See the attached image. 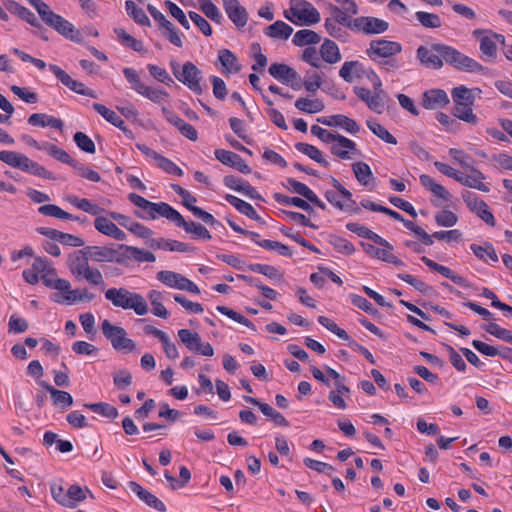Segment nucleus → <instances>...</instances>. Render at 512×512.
<instances>
[{
  "mask_svg": "<svg viewBox=\"0 0 512 512\" xmlns=\"http://www.w3.org/2000/svg\"><path fill=\"white\" fill-rule=\"evenodd\" d=\"M67 498L69 500L67 507H76V502H81L86 499L85 491L77 484L71 485L67 490Z\"/></svg>",
  "mask_w": 512,
  "mask_h": 512,
  "instance_id": "62",
  "label": "nucleus"
},
{
  "mask_svg": "<svg viewBox=\"0 0 512 512\" xmlns=\"http://www.w3.org/2000/svg\"><path fill=\"white\" fill-rule=\"evenodd\" d=\"M295 148L303 153L304 155L308 156L312 160L316 161L317 163L321 164L324 167H329V162H327L322 155V152L315 146L299 142L295 145Z\"/></svg>",
  "mask_w": 512,
  "mask_h": 512,
  "instance_id": "40",
  "label": "nucleus"
},
{
  "mask_svg": "<svg viewBox=\"0 0 512 512\" xmlns=\"http://www.w3.org/2000/svg\"><path fill=\"white\" fill-rule=\"evenodd\" d=\"M105 297L115 307L125 310L132 309L139 316L148 313V306L144 297L126 288H110L105 292Z\"/></svg>",
  "mask_w": 512,
  "mask_h": 512,
  "instance_id": "3",
  "label": "nucleus"
},
{
  "mask_svg": "<svg viewBox=\"0 0 512 512\" xmlns=\"http://www.w3.org/2000/svg\"><path fill=\"white\" fill-rule=\"evenodd\" d=\"M270 75L283 84L289 85L294 90L302 87L300 75L290 66L282 63H274L269 67Z\"/></svg>",
  "mask_w": 512,
  "mask_h": 512,
  "instance_id": "11",
  "label": "nucleus"
},
{
  "mask_svg": "<svg viewBox=\"0 0 512 512\" xmlns=\"http://www.w3.org/2000/svg\"><path fill=\"white\" fill-rule=\"evenodd\" d=\"M93 109L99 113L106 121L114 125L115 127L119 128L123 132H127L128 129L125 126L124 121L121 119V117L114 112L113 110L109 109L103 104L100 103H94Z\"/></svg>",
  "mask_w": 512,
  "mask_h": 512,
  "instance_id": "31",
  "label": "nucleus"
},
{
  "mask_svg": "<svg viewBox=\"0 0 512 512\" xmlns=\"http://www.w3.org/2000/svg\"><path fill=\"white\" fill-rule=\"evenodd\" d=\"M130 490L135 493L140 500L145 502L149 507L154 508L159 512H165L166 506L165 504L158 499L154 494L144 489L139 483L135 481H130L128 483Z\"/></svg>",
  "mask_w": 512,
  "mask_h": 512,
  "instance_id": "24",
  "label": "nucleus"
},
{
  "mask_svg": "<svg viewBox=\"0 0 512 512\" xmlns=\"http://www.w3.org/2000/svg\"><path fill=\"white\" fill-rule=\"evenodd\" d=\"M332 120L335 127H341L346 130L348 133L356 134L360 130V126L357 122L346 115L336 114L332 115Z\"/></svg>",
  "mask_w": 512,
  "mask_h": 512,
  "instance_id": "49",
  "label": "nucleus"
},
{
  "mask_svg": "<svg viewBox=\"0 0 512 512\" xmlns=\"http://www.w3.org/2000/svg\"><path fill=\"white\" fill-rule=\"evenodd\" d=\"M160 27L163 28V36L166 37L173 45H175L176 47L183 46V42L178 33L176 32V28L171 21L167 20Z\"/></svg>",
  "mask_w": 512,
  "mask_h": 512,
  "instance_id": "59",
  "label": "nucleus"
},
{
  "mask_svg": "<svg viewBox=\"0 0 512 512\" xmlns=\"http://www.w3.org/2000/svg\"><path fill=\"white\" fill-rule=\"evenodd\" d=\"M273 197L280 204L293 205V206H296L298 208L305 210L309 214L314 213L313 207L302 198L288 197V196L280 194V193H275Z\"/></svg>",
  "mask_w": 512,
  "mask_h": 512,
  "instance_id": "45",
  "label": "nucleus"
},
{
  "mask_svg": "<svg viewBox=\"0 0 512 512\" xmlns=\"http://www.w3.org/2000/svg\"><path fill=\"white\" fill-rule=\"evenodd\" d=\"M365 70L362 63L359 61H346L343 63L339 75L348 83H351L354 78H361L365 75Z\"/></svg>",
  "mask_w": 512,
  "mask_h": 512,
  "instance_id": "28",
  "label": "nucleus"
},
{
  "mask_svg": "<svg viewBox=\"0 0 512 512\" xmlns=\"http://www.w3.org/2000/svg\"><path fill=\"white\" fill-rule=\"evenodd\" d=\"M293 32V28L284 21L278 20L266 27L265 34L271 38L288 39Z\"/></svg>",
  "mask_w": 512,
  "mask_h": 512,
  "instance_id": "37",
  "label": "nucleus"
},
{
  "mask_svg": "<svg viewBox=\"0 0 512 512\" xmlns=\"http://www.w3.org/2000/svg\"><path fill=\"white\" fill-rule=\"evenodd\" d=\"M295 107L301 112L315 114L324 110L325 104L321 99L298 98L295 101Z\"/></svg>",
  "mask_w": 512,
  "mask_h": 512,
  "instance_id": "35",
  "label": "nucleus"
},
{
  "mask_svg": "<svg viewBox=\"0 0 512 512\" xmlns=\"http://www.w3.org/2000/svg\"><path fill=\"white\" fill-rule=\"evenodd\" d=\"M416 19L425 28L441 27V19L437 14L418 11L415 14Z\"/></svg>",
  "mask_w": 512,
  "mask_h": 512,
  "instance_id": "57",
  "label": "nucleus"
},
{
  "mask_svg": "<svg viewBox=\"0 0 512 512\" xmlns=\"http://www.w3.org/2000/svg\"><path fill=\"white\" fill-rule=\"evenodd\" d=\"M473 36L480 41V51L483 59L493 62L497 57V46L488 35L487 30L476 29L473 31Z\"/></svg>",
  "mask_w": 512,
  "mask_h": 512,
  "instance_id": "23",
  "label": "nucleus"
},
{
  "mask_svg": "<svg viewBox=\"0 0 512 512\" xmlns=\"http://www.w3.org/2000/svg\"><path fill=\"white\" fill-rule=\"evenodd\" d=\"M0 161L35 176L47 179L52 178L51 172L46 170L45 167L15 151H0Z\"/></svg>",
  "mask_w": 512,
  "mask_h": 512,
  "instance_id": "4",
  "label": "nucleus"
},
{
  "mask_svg": "<svg viewBox=\"0 0 512 512\" xmlns=\"http://www.w3.org/2000/svg\"><path fill=\"white\" fill-rule=\"evenodd\" d=\"M201 11L212 21L220 23L222 18L217 6L211 0H199Z\"/></svg>",
  "mask_w": 512,
  "mask_h": 512,
  "instance_id": "61",
  "label": "nucleus"
},
{
  "mask_svg": "<svg viewBox=\"0 0 512 512\" xmlns=\"http://www.w3.org/2000/svg\"><path fill=\"white\" fill-rule=\"evenodd\" d=\"M49 69L53 72V74L61 81V83L69 88L71 91L78 93L80 95L89 96L92 98H96V95L93 90L86 88L82 82H78L74 80L69 74H67L62 68L57 65L50 64Z\"/></svg>",
  "mask_w": 512,
  "mask_h": 512,
  "instance_id": "16",
  "label": "nucleus"
},
{
  "mask_svg": "<svg viewBox=\"0 0 512 512\" xmlns=\"http://www.w3.org/2000/svg\"><path fill=\"white\" fill-rule=\"evenodd\" d=\"M225 199L229 204L233 205L240 213L246 215L251 219L259 220V215L257 214L256 210L253 208L251 204L230 194L226 195Z\"/></svg>",
  "mask_w": 512,
  "mask_h": 512,
  "instance_id": "38",
  "label": "nucleus"
},
{
  "mask_svg": "<svg viewBox=\"0 0 512 512\" xmlns=\"http://www.w3.org/2000/svg\"><path fill=\"white\" fill-rule=\"evenodd\" d=\"M170 221L174 222L176 226L182 227L187 233H191L196 238L201 239H210V232L203 225L193 222V221H185L183 216L177 211L174 210L173 215L171 216Z\"/></svg>",
  "mask_w": 512,
  "mask_h": 512,
  "instance_id": "20",
  "label": "nucleus"
},
{
  "mask_svg": "<svg viewBox=\"0 0 512 512\" xmlns=\"http://www.w3.org/2000/svg\"><path fill=\"white\" fill-rule=\"evenodd\" d=\"M439 49L442 53L443 61L457 69L467 72H482L484 70V67L479 62L451 46L444 44V47H439Z\"/></svg>",
  "mask_w": 512,
  "mask_h": 512,
  "instance_id": "8",
  "label": "nucleus"
},
{
  "mask_svg": "<svg viewBox=\"0 0 512 512\" xmlns=\"http://www.w3.org/2000/svg\"><path fill=\"white\" fill-rule=\"evenodd\" d=\"M472 105L467 104H454L453 106V115L458 118L459 120H462L469 124H476L478 121L477 116L473 113V110L471 108Z\"/></svg>",
  "mask_w": 512,
  "mask_h": 512,
  "instance_id": "46",
  "label": "nucleus"
},
{
  "mask_svg": "<svg viewBox=\"0 0 512 512\" xmlns=\"http://www.w3.org/2000/svg\"><path fill=\"white\" fill-rule=\"evenodd\" d=\"M219 61L227 73H237L241 69L237 62V57L228 49H223L219 52Z\"/></svg>",
  "mask_w": 512,
  "mask_h": 512,
  "instance_id": "43",
  "label": "nucleus"
},
{
  "mask_svg": "<svg viewBox=\"0 0 512 512\" xmlns=\"http://www.w3.org/2000/svg\"><path fill=\"white\" fill-rule=\"evenodd\" d=\"M449 103L447 93L441 89H431L423 94L422 105L426 109L436 110Z\"/></svg>",
  "mask_w": 512,
  "mask_h": 512,
  "instance_id": "26",
  "label": "nucleus"
},
{
  "mask_svg": "<svg viewBox=\"0 0 512 512\" xmlns=\"http://www.w3.org/2000/svg\"><path fill=\"white\" fill-rule=\"evenodd\" d=\"M28 123L32 126H40V127H51L58 130H62L63 121L54 116H50L44 113H34L30 115L28 118Z\"/></svg>",
  "mask_w": 512,
  "mask_h": 512,
  "instance_id": "30",
  "label": "nucleus"
},
{
  "mask_svg": "<svg viewBox=\"0 0 512 512\" xmlns=\"http://www.w3.org/2000/svg\"><path fill=\"white\" fill-rule=\"evenodd\" d=\"M452 98H453L454 104L461 103V104L473 105V103H474V96L472 94V91L465 86L455 87L452 90Z\"/></svg>",
  "mask_w": 512,
  "mask_h": 512,
  "instance_id": "55",
  "label": "nucleus"
},
{
  "mask_svg": "<svg viewBox=\"0 0 512 512\" xmlns=\"http://www.w3.org/2000/svg\"><path fill=\"white\" fill-rule=\"evenodd\" d=\"M157 279L172 288H177L194 294L200 293V289L196 284L183 275L173 271H160L157 273Z\"/></svg>",
  "mask_w": 512,
  "mask_h": 512,
  "instance_id": "14",
  "label": "nucleus"
},
{
  "mask_svg": "<svg viewBox=\"0 0 512 512\" xmlns=\"http://www.w3.org/2000/svg\"><path fill=\"white\" fill-rule=\"evenodd\" d=\"M95 298L86 288L64 290L63 293H54L51 299L56 303L73 304L76 302H91Z\"/></svg>",
  "mask_w": 512,
  "mask_h": 512,
  "instance_id": "19",
  "label": "nucleus"
},
{
  "mask_svg": "<svg viewBox=\"0 0 512 512\" xmlns=\"http://www.w3.org/2000/svg\"><path fill=\"white\" fill-rule=\"evenodd\" d=\"M6 7L11 13L16 14L18 17H20L22 20L26 21L30 25L42 30V26L38 21L37 17L35 16V14L26 7L20 5L18 2L13 0L9 1Z\"/></svg>",
  "mask_w": 512,
  "mask_h": 512,
  "instance_id": "29",
  "label": "nucleus"
},
{
  "mask_svg": "<svg viewBox=\"0 0 512 512\" xmlns=\"http://www.w3.org/2000/svg\"><path fill=\"white\" fill-rule=\"evenodd\" d=\"M70 203L77 207L80 210H83L86 213L92 214V215H98L104 210L100 208L97 204L92 203L90 200L86 198H78V197H71Z\"/></svg>",
  "mask_w": 512,
  "mask_h": 512,
  "instance_id": "52",
  "label": "nucleus"
},
{
  "mask_svg": "<svg viewBox=\"0 0 512 512\" xmlns=\"http://www.w3.org/2000/svg\"><path fill=\"white\" fill-rule=\"evenodd\" d=\"M202 71L192 62H185L181 69V74L177 75V80L186 85L195 94H202L201 86Z\"/></svg>",
  "mask_w": 512,
  "mask_h": 512,
  "instance_id": "12",
  "label": "nucleus"
},
{
  "mask_svg": "<svg viewBox=\"0 0 512 512\" xmlns=\"http://www.w3.org/2000/svg\"><path fill=\"white\" fill-rule=\"evenodd\" d=\"M484 329L487 333L508 343H512V332L510 330L502 328L496 323H488L484 326Z\"/></svg>",
  "mask_w": 512,
  "mask_h": 512,
  "instance_id": "58",
  "label": "nucleus"
},
{
  "mask_svg": "<svg viewBox=\"0 0 512 512\" xmlns=\"http://www.w3.org/2000/svg\"><path fill=\"white\" fill-rule=\"evenodd\" d=\"M150 247L153 249H163L168 251H177L182 253L192 252L194 248L187 243L171 239H151Z\"/></svg>",
  "mask_w": 512,
  "mask_h": 512,
  "instance_id": "27",
  "label": "nucleus"
},
{
  "mask_svg": "<svg viewBox=\"0 0 512 512\" xmlns=\"http://www.w3.org/2000/svg\"><path fill=\"white\" fill-rule=\"evenodd\" d=\"M469 170L472 172V174L471 175L463 174L462 181H460L459 183H461L467 187L477 189L482 192H488L489 188L487 187L486 184H484L482 182V180L485 179V176L483 175V173L480 172L479 170L475 169L474 167Z\"/></svg>",
  "mask_w": 512,
  "mask_h": 512,
  "instance_id": "36",
  "label": "nucleus"
},
{
  "mask_svg": "<svg viewBox=\"0 0 512 512\" xmlns=\"http://www.w3.org/2000/svg\"><path fill=\"white\" fill-rule=\"evenodd\" d=\"M74 141L76 145L84 152L94 154L96 152V147L94 142L91 140L90 137H88L83 132H76L74 134Z\"/></svg>",
  "mask_w": 512,
  "mask_h": 512,
  "instance_id": "60",
  "label": "nucleus"
},
{
  "mask_svg": "<svg viewBox=\"0 0 512 512\" xmlns=\"http://www.w3.org/2000/svg\"><path fill=\"white\" fill-rule=\"evenodd\" d=\"M439 47H444V44L418 47L417 57L420 63L429 69H440L443 66V57Z\"/></svg>",
  "mask_w": 512,
  "mask_h": 512,
  "instance_id": "15",
  "label": "nucleus"
},
{
  "mask_svg": "<svg viewBox=\"0 0 512 512\" xmlns=\"http://www.w3.org/2000/svg\"><path fill=\"white\" fill-rule=\"evenodd\" d=\"M435 221L439 226L452 227L457 221V215L450 210H442L435 215Z\"/></svg>",
  "mask_w": 512,
  "mask_h": 512,
  "instance_id": "63",
  "label": "nucleus"
},
{
  "mask_svg": "<svg viewBox=\"0 0 512 512\" xmlns=\"http://www.w3.org/2000/svg\"><path fill=\"white\" fill-rule=\"evenodd\" d=\"M355 31L364 35H378L388 31L390 24L384 19L374 16H359L355 18Z\"/></svg>",
  "mask_w": 512,
  "mask_h": 512,
  "instance_id": "13",
  "label": "nucleus"
},
{
  "mask_svg": "<svg viewBox=\"0 0 512 512\" xmlns=\"http://www.w3.org/2000/svg\"><path fill=\"white\" fill-rule=\"evenodd\" d=\"M401 52L402 45L399 42L382 38L371 40L365 51L366 55L374 62L386 59L383 65L386 66L387 71H394L400 67L394 56Z\"/></svg>",
  "mask_w": 512,
  "mask_h": 512,
  "instance_id": "2",
  "label": "nucleus"
},
{
  "mask_svg": "<svg viewBox=\"0 0 512 512\" xmlns=\"http://www.w3.org/2000/svg\"><path fill=\"white\" fill-rule=\"evenodd\" d=\"M356 179L363 185L367 186L373 178L371 168L365 162H355L352 165Z\"/></svg>",
  "mask_w": 512,
  "mask_h": 512,
  "instance_id": "50",
  "label": "nucleus"
},
{
  "mask_svg": "<svg viewBox=\"0 0 512 512\" xmlns=\"http://www.w3.org/2000/svg\"><path fill=\"white\" fill-rule=\"evenodd\" d=\"M42 386L51 394L54 405L66 409L73 404V398L67 391L58 390L46 382H43Z\"/></svg>",
  "mask_w": 512,
  "mask_h": 512,
  "instance_id": "32",
  "label": "nucleus"
},
{
  "mask_svg": "<svg viewBox=\"0 0 512 512\" xmlns=\"http://www.w3.org/2000/svg\"><path fill=\"white\" fill-rule=\"evenodd\" d=\"M88 260L89 259L86 255H76L74 258H72L69 264L71 273L76 277H83L89 283L95 286L104 285L102 273L99 269L91 268Z\"/></svg>",
  "mask_w": 512,
  "mask_h": 512,
  "instance_id": "10",
  "label": "nucleus"
},
{
  "mask_svg": "<svg viewBox=\"0 0 512 512\" xmlns=\"http://www.w3.org/2000/svg\"><path fill=\"white\" fill-rule=\"evenodd\" d=\"M361 246L365 253L371 257L377 258L383 262L394 264L395 266H403V262L392 253L393 247L378 248L372 244L364 242H361Z\"/></svg>",
  "mask_w": 512,
  "mask_h": 512,
  "instance_id": "25",
  "label": "nucleus"
},
{
  "mask_svg": "<svg viewBox=\"0 0 512 512\" xmlns=\"http://www.w3.org/2000/svg\"><path fill=\"white\" fill-rule=\"evenodd\" d=\"M119 248L125 251L126 257L133 258L138 262H154L156 260V257L152 252L137 247L122 244Z\"/></svg>",
  "mask_w": 512,
  "mask_h": 512,
  "instance_id": "39",
  "label": "nucleus"
},
{
  "mask_svg": "<svg viewBox=\"0 0 512 512\" xmlns=\"http://www.w3.org/2000/svg\"><path fill=\"white\" fill-rule=\"evenodd\" d=\"M126 80L131 84V88L138 94L148 98L154 103H160L168 98V93L164 89L152 88L145 85L133 68H124L123 70Z\"/></svg>",
  "mask_w": 512,
  "mask_h": 512,
  "instance_id": "6",
  "label": "nucleus"
},
{
  "mask_svg": "<svg viewBox=\"0 0 512 512\" xmlns=\"http://www.w3.org/2000/svg\"><path fill=\"white\" fill-rule=\"evenodd\" d=\"M367 126L373 134H375L378 138H380L384 142L391 144V145L397 144L396 138L380 123H378L374 120H368Z\"/></svg>",
  "mask_w": 512,
  "mask_h": 512,
  "instance_id": "48",
  "label": "nucleus"
},
{
  "mask_svg": "<svg viewBox=\"0 0 512 512\" xmlns=\"http://www.w3.org/2000/svg\"><path fill=\"white\" fill-rule=\"evenodd\" d=\"M470 249L474 255L482 261L487 262L490 259L492 262H498V255L490 243H485L484 246L471 244Z\"/></svg>",
  "mask_w": 512,
  "mask_h": 512,
  "instance_id": "42",
  "label": "nucleus"
},
{
  "mask_svg": "<svg viewBox=\"0 0 512 512\" xmlns=\"http://www.w3.org/2000/svg\"><path fill=\"white\" fill-rule=\"evenodd\" d=\"M320 55L321 58L329 64H335L341 60V54L337 44L330 39L324 40L320 47Z\"/></svg>",
  "mask_w": 512,
  "mask_h": 512,
  "instance_id": "34",
  "label": "nucleus"
},
{
  "mask_svg": "<svg viewBox=\"0 0 512 512\" xmlns=\"http://www.w3.org/2000/svg\"><path fill=\"white\" fill-rule=\"evenodd\" d=\"M29 3L36 9L42 21L53 28L60 35L76 43H82L81 32L61 15L53 12L49 5L41 0H29Z\"/></svg>",
  "mask_w": 512,
  "mask_h": 512,
  "instance_id": "1",
  "label": "nucleus"
},
{
  "mask_svg": "<svg viewBox=\"0 0 512 512\" xmlns=\"http://www.w3.org/2000/svg\"><path fill=\"white\" fill-rule=\"evenodd\" d=\"M223 6L230 20L238 28H242L247 24L248 12L238 0H223Z\"/></svg>",
  "mask_w": 512,
  "mask_h": 512,
  "instance_id": "21",
  "label": "nucleus"
},
{
  "mask_svg": "<svg viewBox=\"0 0 512 512\" xmlns=\"http://www.w3.org/2000/svg\"><path fill=\"white\" fill-rule=\"evenodd\" d=\"M78 253L86 255L88 259L95 262H112L115 260L117 255V251L113 247L109 246H88L79 250Z\"/></svg>",
  "mask_w": 512,
  "mask_h": 512,
  "instance_id": "22",
  "label": "nucleus"
},
{
  "mask_svg": "<svg viewBox=\"0 0 512 512\" xmlns=\"http://www.w3.org/2000/svg\"><path fill=\"white\" fill-rule=\"evenodd\" d=\"M328 242L341 254L352 255L355 252L351 242L337 235H330Z\"/></svg>",
  "mask_w": 512,
  "mask_h": 512,
  "instance_id": "53",
  "label": "nucleus"
},
{
  "mask_svg": "<svg viewBox=\"0 0 512 512\" xmlns=\"http://www.w3.org/2000/svg\"><path fill=\"white\" fill-rule=\"evenodd\" d=\"M125 8L127 13L133 18V20L143 26H151V21L144 12L143 9L138 8L134 1L127 0L125 2Z\"/></svg>",
  "mask_w": 512,
  "mask_h": 512,
  "instance_id": "44",
  "label": "nucleus"
},
{
  "mask_svg": "<svg viewBox=\"0 0 512 512\" xmlns=\"http://www.w3.org/2000/svg\"><path fill=\"white\" fill-rule=\"evenodd\" d=\"M39 213L45 216H51L59 219H66V220H79L78 216H74L64 210H62L60 207L54 204H46L38 209Z\"/></svg>",
  "mask_w": 512,
  "mask_h": 512,
  "instance_id": "47",
  "label": "nucleus"
},
{
  "mask_svg": "<svg viewBox=\"0 0 512 512\" xmlns=\"http://www.w3.org/2000/svg\"><path fill=\"white\" fill-rule=\"evenodd\" d=\"M321 40L319 34L309 29L299 30L294 34L293 43L296 46H306L311 44H317Z\"/></svg>",
  "mask_w": 512,
  "mask_h": 512,
  "instance_id": "41",
  "label": "nucleus"
},
{
  "mask_svg": "<svg viewBox=\"0 0 512 512\" xmlns=\"http://www.w3.org/2000/svg\"><path fill=\"white\" fill-rule=\"evenodd\" d=\"M128 199L138 208L146 211L148 213V216H144L143 214H138L140 218H150V219H156L158 216L164 217L168 220L171 219V216L173 215L174 208L170 206L169 204L165 202L160 203H154L151 202L144 197L135 194L130 193L128 195Z\"/></svg>",
  "mask_w": 512,
  "mask_h": 512,
  "instance_id": "7",
  "label": "nucleus"
},
{
  "mask_svg": "<svg viewBox=\"0 0 512 512\" xmlns=\"http://www.w3.org/2000/svg\"><path fill=\"white\" fill-rule=\"evenodd\" d=\"M216 310L218 312H220L221 314L229 317L230 319H232L233 321L235 322H238L239 324L243 325V326H246L247 328L255 331V327L254 325L252 324V322L246 318L245 316H243L242 314L226 307V306H217L216 307Z\"/></svg>",
  "mask_w": 512,
  "mask_h": 512,
  "instance_id": "54",
  "label": "nucleus"
},
{
  "mask_svg": "<svg viewBox=\"0 0 512 512\" xmlns=\"http://www.w3.org/2000/svg\"><path fill=\"white\" fill-rule=\"evenodd\" d=\"M333 142L335 144L331 146V153L340 159L350 160L360 154L356 143L343 135L336 134Z\"/></svg>",
  "mask_w": 512,
  "mask_h": 512,
  "instance_id": "17",
  "label": "nucleus"
},
{
  "mask_svg": "<svg viewBox=\"0 0 512 512\" xmlns=\"http://www.w3.org/2000/svg\"><path fill=\"white\" fill-rule=\"evenodd\" d=\"M102 332L115 350L132 351L137 348L135 342L128 337L124 328L113 325L107 319L102 322Z\"/></svg>",
  "mask_w": 512,
  "mask_h": 512,
  "instance_id": "9",
  "label": "nucleus"
},
{
  "mask_svg": "<svg viewBox=\"0 0 512 512\" xmlns=\"http://www.w3.org/2000/svg\"><path fill=\"white\" fill-rule=\"evenodd\" d=\"M178 337L187 350L194 352H213L212 346L207 342H203L197 332H192L189 329H180L178 331Z\"/></svg>",
  "mask_w": 512,
  "mask_h": 512,
  "instance_id": "18",
  "label": "nucleus"
},
{
  "mask_svg": "<svg viewBox=\"0 0 512 512\" xmlns=\"http://www.w3.org/2000/svg\"><path fill=\"white\" fill-rule=\"evenodd\" d=\"M330 11L334 16V21L341 26H344L352 31H355V18L351 19L350 15L335 5H330Z\"/></svg>",
  "mask_w": 512,
  "mask_h": 512,
  "instance_id": "51",
  "label": "nucleus"
},
{
  "mask_svg": "<svg viewBox=\"0 0 512 512\" xmlns=\"http://www.w3.org/2000/svg\"><path fill=\"white\" fill-rule=\"evenodd\" d=\"M286 19L297 25H312L320 21V13L308 1L295 0L288 11H285Z\"/></svg>",
  "mask_w": 512,
  "mask_h": 512,
  "instance_id": "5",
  "label": "nucleus"
},
{
  "mask_svg": "<svg viewBox=\"0 0 512 512\" xmlns=\"http://www.w3.org/2000/svg\"><path fill=\"white\" fill-rule=\"evenodd\" d=\"M42 281L48 288L61 291L62 293L64 290H69L70 288V282L68 280L56 277L54 268H50L42 274Z\"/></svg>",
  "mask_w": 512,
  "mask_h": 512,
  "instance_id": "33",
  "label": "nucleus"
},
{
  "mask_svg": "<svg viewBox=\"0 0 512 512\" xmlns=\"http://www.w3.org/2000/svg\"><path fill=\"white\" fill-rule=\"evenodd\" d=\"M50 156L57 159L58 161L62 163L69 164L73 167L75 164V160H73L70 155L64 151L63 149L59 148L58 146L50 143H46L43 147Z\"/></svg>",
  "mask_w": 512,
  "mask_h": 512,
  "instance_id": "56",
  "label": "nucleus"
},
{
  "mask_svg": "<svg viewBox=\"0 0 512 512\" xmlns=\"http://www.w3.org/2000/svg\"><path fill=\"white\" fill-rule=\"evenodd\" d=\"M165 6L169 10V13L185 28L189 29L190 24L189 21L186 18L185 13L181 8H179L175 3L172 1H165Z\"/></svg>",
  "mask_w": 512,
  "mask_h": 512,
  "instance_id": "64",
  "label": "nucleus"
}]
</instances>
